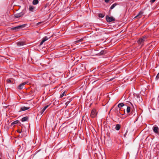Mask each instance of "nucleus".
I'll use <instances>...</instances> for the list:
<instances>
[{"mask_svg": "<svg viewBox=\"0 0 159 159\" xmlns=\"http://www.w3.org/2000/svg\"><path fill=\"white\" fill-rule=\"evenodd\" d=\"M72 100V98H70L69 99V100L67 101V102H68V103H69Z\"/></svg>", "mask_w": 159, "mask_h": 159, "instance_id": "28", "label": "nucleus"}, {"mask_svg": "<svg viewBox=\"0 0 159 159\" xmlns=\"http://www.w3.org/2000/svg\"><path fill=\"white\" fill-rule=\"evenodd\" d=\"M124 106V103H120L118 104V108H121Z\"/></svg>", "mask_w": 159, "mask_h": 159, "instance_id": "16", "label": "nucleus"}, {"mask_svg": "<svg viewBox=\"0 0 159 159\" xmlns=\"http://www.w3.org/2000/svg\"><path fill=\"white\" fill-rule=\"evenodd\" d=\"M44 42V41H43V40H42V41H41V43H40V45H42Z\"/></svg>", "mask_w": 159, "mask_h": 159, "instance_id": "29", "label": "nucleus"}, {"mask_svg": "<svg viewBox=\"0 0 159 159\" xmlns=\"http://www.w3.org/2000/svg\"><path fill=\"white\" fill-rule=\"evenodd\" d=\"M19 122V121L18 120H16L14 122H13L12 123H11V125H13L15 124H18Z\"/></svg>", "mask_w": 159, "mask_h": 159, "instance_id": "18", "label": "nucleus"}, {"mask_svg": "<svg viewBox=\"0 0 159 159\" xmlns=\"http://www.w3.org/2000/svg\"><path fill=\"white\" fill-rule=\"evenodd\" d=\"M153 131L155 133L157 134L159 133V129L158 127L157 126H155L153 127Z\"/></svg>", "mask_w": 159, "mask_h": 159, "instance_id": "6", "label": "nucleus"}, {"mask_svg": "<svg viewBox=\"0 0 159 159\" xmlns=\"http://www.w3.org/2000/svg\"><path fill=\"white\" fill-rule=\"evenodd\" d=\"M46 109L44 107L42 110L41 111V114H42L44 111L46 110Z\"/></svg>", "mask_w": 159, "mask_h": 159, "instance_id": "26", "label": "nucleus"}, {"mask_svg": "<svg viewBox=\"0 0 159 159\" xmlns=\"http://www.w3.org/2000/svg\"><path fill=\"white\" fill-rule=\"evenodd\" d=\"M120 125L119 124H117L116 125L115 129L117 130H119L120 128Z\"/></svg>", "mask_w": 159, "mask_h": 159, "instance_id": "11", "label": "nucleus"}, {"mask_svg": "<svg viewBox=\"0 0 159 159\" xmlns=\"http://www.w3.org/2000/svg\"><path fill=\"white\" fill-rule=\"evenodd\" d=\"M39 3L38 0H33V4L34 5H36Z\"/></svg>", "mask_w": 159, "mask_h": 159, "instance_id": "17", "label": "nucleus"}, {"mask_svg": "<svg viewBox=\"0 0 159 159\" xmlns=\"http://www.w3.org/2000/svg\"><path fill=\"white\" fill-rule=\"evenodd\" d=\"M159 78V73H158V74H157V75L156 77V79L157 80Z\"/></svg>", "mask_w": 159, "mask_h": 159, "instance_id": "27", "label": "nucleus"}, {"mask_svg": "<svg viewBox=\"0 0 159 159\" xmlns=\"http://www.w3.org/2000/svg\"><path fill=\"white\" fill-rule=\"evenodd\" d=\"M107 52L106 51H105L104 50L101 51L99 53V54L100 55H103L106 53Z\"/></svg>", "mask_w": 159, "mask_h": 159, "instance_id": "13", "label": "nucleus"}, {"mask_svg": "<svg viewBox=\"0 0 159 159\" xmlns=\"http://www.w3.org/2000/svg\"><path fill=\"white\" fill-rule=\"evenodd\" d=\"M143 12L142 11H140L139 13L136 16L135 18H141L143 14Z\"/></svg>", "mask_w": 159, "mask_h": 159, "instance_id": "8", "label": "nucleus"}, {"mask_svg": "<svg viewBox=\"0 0 159 159\" xmlns=\"http://www.w3.org/2000/svg\"><path fill=\"white\" fill-rule=\"evenodd\" d=\"M105 16V15L104 14L99 13L98 14V16L100 18H103V17H104Z\"/></svg>", "mask_w": 159, "mask_h": 159, "instance_id": "19", "label": "nucleus"}, {"mask_svg": "<svg viewBox=\"0 0 159 159\" xmlns=\"http://www.w3.org/2000/svg\"><path fill=\"white\" fill-rule=\"evenodd\" d=\"M34 9V7L32 6H30L29 8V10L31 11H33Z\"/></svg>", "mask_w": 159, "mask_h": 159, "instance_id": "21", "label": "nucleus"}, {"mask_svg": "<svg viewBox=\"0 0 159 159\" xmlns=\"http://www.w3.org/2000/svg\"><path fill=\"white\" fill-rule=\"evenodd\" d=\"M97 113L95 109H93L91 111L90 116L92 118H94L96 116Z\"/></svg>", "mask_w": 159, "mask_h": 159, "instance_id": "3", "label": "nucleus"}, {"mask_svg": "<svg viewBox=\"0 0 159 159\" xmlns=\"http://www.w3.org/2000/svg\"><path fill=\"white\" fill-rule=\"evenodd\" d=\"M69 103H68V102H66L65 103L66 105V106H67Z\"/></svg>", "mask_w": 159, "mask_h": 159, "instance_id": "30", "label": "nucleus"}, {"mask_svg": "<svg viewBox=\"0 0 159 159\" xmlns=\"http://www.w3.org/2000/svg\"><path fill=\"white\" fill-rule=\"evenodd\" d=\"M48 39V38L47 36H46L43 38L42 40L45 42V41H47Z\"/></svg>", "mask_w": 159, "mask_h": 159, "instance_id": "22", "label": "nucleus"}, {"mask_svg": "<svg viewBox=\"0 0 159 159\" xmlns=\"http://www.w3.org/2000/svg\"><path fill=\"white\" fill-rule=\"evenodd\" d=\"M117 114H120V113H117Z\"/></svg>", "mask_w": 159, "mask_h": 159, "instance_id": "36", "label": "nucleus"}, {"mask_svg": "<svg viewBox=\"0 0 159 159\" xmlns=\"http://www.w3.org/2000/svg\"><path fill=\"white\" fill-rule=\"evenodd\" d=\"M41 23H42V22H39L38 23H37V25H39L40 24H41Z\"/></svg>", "mask_w": 159, "mask_h": 159, "instance_id": "32", "label": "nucleus"}, {"mask_svg": "<svg viewBox=\"0 0 159 159\" xmlns=\"http://www.w3.org/2000/svg\"><path fill=\"white\" fill-rule=\"evenodd\" d=\"M6 81H7V83H10V84H13L15 83V82L14 81H12L11 80L9 79H8Z\"/></svg>", "mask_w": 159, "mask_h": 159, "instance_id": "10", "label": "nucleus"}, {"mask_svg": "<svg viewBox=\"0 0 159 159\" xmlns=\"http://www.w3.org/2000/svg\"><path fill=\"white\" fill-rule=\"evenodd\" d=\"M24 44V43L23 42H19L17 43V45L18 46L23 45Z\"/></svg>", "mask_w": 159, "mask_h": 159, "instance_id": "23", "label": "nucleus"}, {"mask_svg": "<svg viewBox=\"0 0 159 159\" xmlns=\"http://www.w3.org/2000/svg\"><path fill=\"white\" fill-rule=\"evenodd\" d=\"M85 38H83L80 39L76 41H75V42L76 43H78L79 42H81L83 40H84V39H85Z\"/></svg>", "mask_w": 159, "mask_h": 159, "instance_id": "15", "label": "nucleus"}, {"mask_svg": "<svg viewBox=\"0 0 159 159\" xmlns=\"http://www.w3.org/2000/svg\"><path fill=\"white\" fill-rule=\"evenodd\" d=\"M17 131L19 133H21V131H20V130H17Z\"/></svg>", "mask_w": 159, "mask_h": 159, "instance_id": "33", "label": "nucleus"}, {"mask_svg": "<svg viewBox=\"0 0 159 159\" xmlns=\"http://www.w3.org/2000/svg\"><path fill=\"white\" fill-rule=\"evenodd\" d=\"M116 111L117 112V113H120V115H123L120 112V109H119V108L118 107L117 108H116Z\"/></svg>", "mask_w": 159, "mask_h": 159, "instance_id": "25", "label": "nucleus"}, {"mask_svg": "<svg viewBox=\"0 0 159 159\" xmlns=\"http://www.w3.org/2000/svg\"><path fill=\"white\" fill-rule=\"evenodd\" d=\"M126 133H127V132H126V133L124 135L125 137H126Z\"/></svg>", "mask_w": 159, "mask_h": 159, "instance_id": "34", "label": "nucleus"}, {"mask_svg": "<svg viewBox=\"0 0 159 159\" xmlns=\"http://www.w3.org/2000/svg\"><path fill=\"white\" fill-rule=\"evenodd\" d=\"M28 83L27 82H25L21 84L18 86V88L19 89H22L24 88V86Z\"/></svg>", "mask_w": 159, "mask_h": 159, "instance_id": "5", "label": "nucleus"}, {"mask_svg": "<svg viewBox=\"0 0 159 159\" xmlns=\"http://www.w3.org/2000/svg\"><path fill=\"white\" fill-rule=\"evenodd\" d=\"M30 108V107H22L20 108L19 111H25L27 110H28Z\"/></svg>", "mask_w": 159, "mask_h": 159, "instance_id": "7", "label": "nucleus"}, {"mask_svg": "<svg viewBox=\"0 0 159 159\" xmlns=\"http://www.w3.org/2000/svg\"><path fill=\"white\" fill-rule=\"evenodd\" d=\"M106 18L107 21L108 22H110L115 20V19L112 16L109 17L108 16H106Z\"/></svg>", "mask_w": 159, "mask_h": 159, "instance_id": "4", "label": "nucleus"}, {"mask_svg": "<svg viewBox=\"0 0 159 159\" xmlns=\"http://www.w3.org/2000/svg\"><path fill=\"white\" fill-rule=\"evenodd\" d=\"M26 25V24H24L21 25H18L14 27L11 28V30L15 31H18L20 29L25 27Z\"/></svg>", "mask_w": 159, "mask_h": 159, "instance_id": "2", "label": "nucleus"}, {"mask_svg": "<svg viewBox=\"0 0 159 159\" xmlns=\"http://www.w3.org/2000/svg\"><path fill=\"white\" fill-rule=\"evenodd\" d=\"M148 38V36L147 35H144L142 36L141 38H139V39L138 42L139 44H141V46L143 45V43L145 41L147 38Z\"/></svg>", "mask_w": 159, "mask_h": 159, "instance_id": "1", "label": "nucleus"}, {"mask_svg": "<svg viewBox=\"0 0 159 159\" xmlns=\"http://www.w3.org/2000/svg\"><path fill=\"white\" fill-rule=\"evenodd\" d=\"M107 135L108 136H109V135L108 134H107Z\"/></svg>", "mask_w": 159, "mask_h": 159, "instance_id": "35", "label": "nucleus"}, {"mask_svg": "<svg viewBox=\"0 0 159 159\" xmlns=\"http://www.w3.org/2000/svg\"><path fill=\"white\" fill-rule=\"evenodd\" d=\"M118 4L117 3H115L112 5L110 7V9H112L114 7H115Z\"/></svg>", "mask_w": 159, "mask_h": 159, "instance_id": "14", "label": "nucleus"}, {"mask_svg": "<svg viewBox=\"0 0 159 159\" xmlns=\"http://www.w3.org/2000/svg\"><path fill=\"white\" fill-rule=\"evenodd\" d=\"M49 106V105H48L45 106L44 107L45 108L47 109Z\"/></svg>", "mask_w": 159, "mask_h": 159, "instance_id": "31", "label": "nucleus"}, {"mask_svg": "<svg viewBox=\"0 0 159 159\" xmlns=\"http://www.w3.org/2000/svg\"><path fill=\"white\" fill-rule=\"evenodd\" d=\"M130 111V107H127V113H129Z\"/></svg>", "mask_w": 159, "mask_h": 159, "instance_id": "24", "label": "nucleus"}, {"mask_svg": "<svg viewBox=\"0 0 159 159\" xmlns=\"http://www.w3.org/2000/svg\"><path fill=\"white\" fill-rule=\"evenodd\" d=\"M28 119V117L27 116H25L22 118L21 119V121L22 122H24L26 121Z\"/></svg>", "mask_w": 159, "mask_h": 159, "instance_id": "12", "label": "nucleus"}, {"mask_svg": "<svg viewBox=\"0 0 159 159\" xmlns=\"http://www.w3.org/2000/svg\"><path fill=\"white\" fill-rule=\"evenodd\" d=\"M22 15L23 14H22L21 13H19L15 14L14 15V16L16 18H18L21 17L22 16Z\"/></svg>", "mask_w": 159, "mask_h": 159, "instance_id": "9", "label": "nucleus"}, {"mask_svg": "<svg viewBox=\"0 0 159 159\" xmlns=\"http://www.w3.org/2000/svg\"><path fill=\"white\" fill-rule=\"evenodd\" d=\"M66 91H64L62 93H61L60 96V97L61 98H62L64 96L66 95Z\"/></svg>", "mask_w": 159, "mask_h": 159, "instance_id": "20", "label": "nucleus"}]
</instances>
